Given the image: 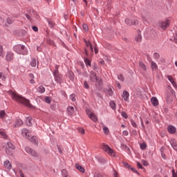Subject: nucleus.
Listing matches in <instances>:
<instances>
[{"label": "nucleus", "instance_id": "obj_1", "mask_svg": "<svg viewBox=\"0 0 177 177\" xmlns=\"http://www.w3.org/2000/svg\"><path fill=\"white\" fill-rule=\"evenodd\" d=\"M9 95L11 96L12 100H15V102L24 104L25 106H27V107H32V105H31L30 103V100L21 97V95H19L16 92L10 91Z\"/></svg>", "mask_w": 177, "mask_h": 177}, {"label": "nucleus", "instance_id": "obj_2", "mask_svg": "<svg viewBox=\"0 0 177 177\" xmlns=\"http://www.w3.org/2000/svg\"><path fill=\"white\" fill-rule=\"evenodd\" d=\"M90 80L93 82H95V85L97 86H100L103 84L102 82V79L100 77L96 76V73L94 71H91L90 73Z\"/></svg>", "mask_w": 177, "mask_h": 177}, {"label": "nucleus", "instance_id": "obj_3", "mask_svg": "<svg viewBox=\"0 0 177 177\" xmlns=\"http://www.w3.org/2000/svg\"><path fill=\"white\" fill-rule=\"evenodd\" d=\"M3 147L5 149V151L8 156H12L13 154L12 151L16 149V147H15L12 142H7Z\"/></svg>", "mask_w": 177, "mask_h": 177}, {"label": "nucleus", "instance_id": "obj_4", "mask_svg": "<svg viewBox=\"0 0 177 177\" xmlns=\"http://www.w3.org/2000/svg\"><path fill=\"white\" fill-rule=\"evenodd\" d=\"M14 49L17 53H19V55H27L28 53L27 48H26V46L23 45L19 44L15 46Z\"/></svg>", "mask_w": 177, "mask_h": 177}, {"label": "nucleus", "instance_id": "obj_5", "mask_svg": "<svg viewBox=\"0 0 177 177\" xmlns=\"http://www.w3.org/2000/svg\"><path fill=\"white\" fill-rule=\"evenodd\" d=\"M102 150L106 151V153H107L109 156H111V157H115V153H114V150H113L109 145L106 144H102Z\"/></svg>", "mask_w": 177, "mask_h": 177}, {"label": "nucleus", "instance_id": "obj_6", "mask_svg": "<svg viewBox=\"0 0 177 177\" xmlns=\"http://www.w3.org/2000/svg\"><path fill=\"white\" fill-rule=\"evenodd\" d=\"M102 150L106 151V153H107L109 156H111V157H115V153H114V150H113L109 145L106 144H102Z\"/></svg>", "mask_w": 177, "mask_h": 177}, {"label": "nucleus", "instance_id": "obj_7", "mask_svg": "<svg viewBox=\"0 0 177 177\" xmlns=\"http://www.w3.org/2000/svg\"><path fill=\"white\" fill-rule=\"evenodd\" d=\"M169 24H171V20L169 19H166L165 21H162L159 22V27L160 30L162 31H165L168 27H169Z\"/></svg>", "mask_w": 177, "mask_h": 177}, {"label": "nucleus", "instance_id": "obj_8", "mask_svg": "<svg viewBox=\"0 0 177 177\" xmlns=\"http://www.w3.org/2000/svg\"><path fill=\"white\" fill-rule=\"evenodd\" d=\"M53 76L56 82H58V84L62 83V78H63V76L59 73L57 66H56V70H55L53 72Z\"/></svg>", "mask_w": 177, "mask_h": 177}, {"label": "nucleus", "instance_id": "obj_9", "mask_svg": "<svg viewBox=\"0 0 177 177\" xmlns=\"http://www.w3.org/2000/svg\"><path fill=\"white\" fill-rule=\"evenodd\" d=\"M86 114L89 117V118H91V120H92V121H93L94 122H97V118L96 117V115L94 114L93 113H92V111H91V110L87 109Z\"/></svg>", "mask_w": 177, "mask_h": 177}, {"label": "nucleus", "instance_id": "obj_10", "mask_svg": "<svg viewBox=\"0 0 177 177\" xmlns=\"http://www.w3.org/2000/svg\"><path fill=\"white\" fill-rule=\"evenodd\" d=\"M25 151H26V153H28V154H30L33 157H38V153L35 151H34V149H31L29 147H26L25 148Z\"/></svg>", "mask_w": 177, "mask_h": 177}, {"label": "nucleus", "instance_id": "obj_11", "mask_svg": "<svg viewBox=\"0 0 177 177\" xmlns=\"http://www.w3.org/2000/svg\"><path fill=\"white\" fill-rule=\"evenodd\" d=\"M125 23L126 24H127L128 26H136L138 24L139 21H138V19H131L129 18H127L125 19Z\"/></svg>", "mask_w": 177, "mask_h": 177}, {"label": "nucleus", "instance_id": "obj_12", "mask_svg": "<svg viewBox=\"0 0 177 177\" xmlns=\"http://www.w3.org/2000/svg\"><path fill=\"white\" fill-rule=\"evenodd\" d=\"M21 134L24 136V138H26V139H29L30 136H31V130H28L27 129H23L21 130Z\"/></svg>", "mask_w": 177, "mask_h": 177}, {"label": "nucleus", "instance_id": "obj_13", "mask_svg": "<svg viewBox=\"0 0 177 177\" xmlns=\"http://www.w3.org/2000/svg\"><path fill=\"white\" fill-rule=\"evenodd\" d=\"M174 96H175V91H172L169 94H167L166 97V100L167 102H172V100L174 99Z\"/></svg>", "mask_w": 177, "mask_h": 177}, {"label": "nucleus", "instance_id": "obj_14", "mask_svg": "<svg viewBox=\"0 0 177 177\" xmlns=\"http://www.w3.org/2000/svg\"><path fill=\"white\" fill-rule=\"evenodd\" d=\"M138 64L139 70H141V71H143L144 73H146V71H147V66H146V64H145V63L140 62Z\"/></svg>", "mask_w": 177, "mask_h": 177}, {"label": "nucleus", "instance_id": "obj_15", "mask_svg": "<svg viewBox=\"0 0 177 177\" xmlns=\"http://www.w3.org/2000/svg\"><path fill=\"white\" fill-rule=\"evenodd\" d=\"M167 80L171 82V84L173 85L174 88H177V84L176 82H175V80H174V77L171 75H167Z\"/></svg>", "mask_w": 177, "mask_h": 177}, {"label": "nucleus", "instance_id": "obj_16", "mask_svg": "<svg viewBox=\"0 0 177 177\" xmlns=\"http://www.w3.org/2000/svg\"><path fill=\"white\" fill-rule=\"evenodd\" d=\"M122 96L124 98V100H125V102H128L129 99V93L127 91H124Z\"/></svg>", "mask_w": 177, "mask_h": 177}, {"label": "nucleus", "instance_id": "obj_17", "mask_svg": "<svg viewBox=\"0 0 177 177\" xmlns=\"http://www.w3.org/2000/svg\"><path fill=\"white\" fill-rule=\"evenodd\" d=\"M170 143L171 145L172 148L174 149V150H175L176 151H177V144H176V140H175V139L171 138L170 140Z\"/></svg>", "mask_w": 177, "mask_h": 177}, {"label": "nucleus", "instance_id": "obj_18", "mask_svg": "<svg viewBox=\"0 0 177 177\" xmlns=\"http://www.w3.org/2000/svg\"><path fill=\"white\" fill-rule=\"evenodd\" d=\"M6 59L7 62H11V60H13V53L11 52H8L6 56Z\"/></svg>", "mask_w": 177, "mask_h": 177}, {"label": "nucleus", "instance_id": "obj_19", "mask_svg": "<svg viewBox=\"0 0 177 177\" xmlns=\"http://www.w3.org/2000/svg\"><path fill=\"white\" fill-rule=\"evenodd\" d=\"M151 102L155 107L158 106V100L156 97H152L151 98Z\"/></svg>", "mask_w": 177, "mask_h": 177}, {"label": "nucleus", "instance_id": "obj_20", "mask_svg": "<svg viewBox=\"0 0 177 177\" xmlns=\"http://www.w3.org/2000/svg\"><path fill=\"white\" fill-rule=\"evenodd\" d=\"M169 133H175L176 132V128L174 126H169L167 128Z\"/></svg>", "mask_w": 177, "mask_h": 177}, {"label": "nucleus", "instance_id": "obj_21", "mask_svg": "<svg viewBox=\"0 0 177 177\" xmlns=\"http://www.w3.org/2000/svg\"><path fill=\"white\" fill-rule=\"evenodd\" d=\"M26 125L28 127H32V118L31 117L26 118Z\"/></svg>", "mask_w": 177, "mask_h": 177}, {"label": "nucleus", "instance_id": "obj_22", "mask_svg": "<svg viewBox=\"0 0 177 177\" xmlns=\"http://www.w3.org/2000/svg\"><path fill=\"white\" fill-rule=\"evenodd\" d=\"M4 167L7 169L10 170L12 168V164L10 163V162L9 160H6L4 162Z\"/></svg>", "mask_w": 177, "mask_h": 177}, {"label": "nucleus", "instance_id": "obj_23", "mask_svg": "<svg viewBox=\"0 0 177 177\" xmlns=\"http://www.w3.org/2000/svg\"><path fill=\"white\" fill-rule=\"evenodd\" d=\"M67 112L68 115H73L74 114V107L70 106L67 108Z\"/></svg>", "mask_w": 177, "mask_h": 177}, {"label": "nucleus", "instance_id": "obj_24", "mask_svg": "<svg viewBox=\"0 0 177 177\" xmlns=\"http://www.w3.org/2000/svg\"><path fill=\"white\" fill-rule=\"evenodd\" d=\"M23 124H24L23 120L18 119L16 120L15 124H14V127L15 128H16V127H21Z\"/></svg>", "mask_w": 177, "mask_h": 177}, {"label": "nucleus", "instance_id": "obj_25", "mask_svg": "<svg viewBox=\"0 0 177 177\" xmlns=\"http://www.w3.org/2000/svg\"><path fill=\"white\" fill-rule=\"evenodd\" d=\"M151 68L153 71H154V70H157L158 68V66H157V64L154 62H151Z\"/></svg>", "mask_w": 177, "mask_h": 177}, {"label": "nucleus", "instance_id": "obj_26", "mask_svg": "<svg viewBox=\"0 0 177 177\" xmlns=\"http://www.w3.org/2000/svg\"><path fill=\"white\" fill-rule=\"evenodd\" d=\"M75 167L78 169V171L82 172V174L85 172V169L82 166L80 165V164H76Z\"/></svg>", "mask_w": 177, "mask_h": 177}, {"label": "nucleus", "instance_id": "obj_27", "mask_svg": "<svg viewBox=\"0 0 177 177\" xmlns=\"http://www.w3.org/2000/svg\"><path fill=\"white\" fill-rule=\"evenodd\" d=\"M135 41L136 42H142V35L140 33L136 36Z\"/></svg>", "mask_w": 177, "mask_h": 177}, {"label": "nucleus", "instance_id": "obj_28", "mask_svg": "<svg viewBox=\"0 0 177 177\" xmlns=\"http://www.w3.org/2000/svg\"><path fill=\"white\" fill-rule=\"evenodd\" d=\"M32 143H37V137L32 136V135L28 138Z\"/></svg>", "mask_w": 177, "mask_h": 177}, {"label": "nucleus", "instance_id": "obj_29", "mask_svg": "<svg viewBox=\"0 0 177 177\" xmlns=\"http://www.w3.org/2000/svg\"><path fill=\"white\" fill-rule=\"evenodd\" d=\"M37 91L39 93H45V87H44V86H40L37 88Z\"/></svg>", "mask_w": 177, "mask_h": 177}, {"label": "nucleus", "instance_id": "obj_30", "mask_svg": "<svg viewBox=\"0 0 177 177\" xmlns=\"http://www.w3.org/2000/svg\"><path fill=\"white\" fill-rule=\"evenodd\" d=\"M31 67H36L37 66V59L33 58L32 62H30Z\"/></svg>", "mask_w": 177, "mask_h": 177}, {"label": "nucleus", "instance_id": "obj_31", "mask_svg": "<svg viewBox=\"0 0 177 177\" xmlns=\"http://www.w3.org/2000/svg\"><path fill=\"white\" fill-rule=\"evenodd\" d=\"M103 132L105 135H109L110 133V130L107 127H103Z\"/></svg>", "mask_w": 177, "mask_h": 177}, {"label": "nucleus", "instance_id": "obj_32", "mask_svg": "<svg viewBox=\"0 0 177 177\" xmlns=\"http://www.w3.org/2000/svg\"><path fill=\"white\" fill-rule=\"evenodd\" d=\"M86 45L87 48H90L91 52H93V47L92 46V44H91V42L86 41Z\"/></svg>", "mask_w": 177, "mask_h": 177}, {"label": "nucleus", "instance_id": "obj_33", "mask_svg": "<svg viewBox=\"0 0 177 177\" xmlns=\"http://www.w3.org/2000/svg\"><path fill=\"white\" fill-rule=\"evenodd\" d=\"M84 63L86 66H89L91 67V60H89V59L84 57Z\"/></svg>", "mask_w": 177, "mask_h": 177}, {"label": "nucleus", "instance_id": "obj_34", "mask_svg": "<svg viewBox=\"0 0 177 177\" xmlns=\"http://www.w3.org/2000/svg\"><path fill=\"white\" fill-rule=\"evenodd\" d=\"M109 106H110V107L112 108V110H115V102L111 101L109 103Z\"/></svg>", "mask_w": 177, "mask_h": 177}, {"label": "nucleus", "instance_id": "obj_35", "mask_svg": "<svg viewBox=\"0 0 177 177\" xmlns=\"http://www.w3.org/2000/svg\"><path fill=\"white\" fill-rule=\"evenodd\" d=\"M47 21L48 23V26L52 28H53V26H55V23L52 20L47 19Z\"/></svg>", "mask_w": 177, "mask_h": 177}, {"label": "nucleus", "instance_id": "obj_36", "mask_svg": "<svg viewBox=\"0 0 177 177\" xmlns=\"http://www.w3.org/2000/svg\"><path fill=\"white\" fill-rule=\"evenodd\" d=\"M6 115V113H5V111H0V118H4Z\"/></svg>", "mask_w": 177, "mask_h": 177}, {"label": "nucleus", "instance_id": "obj_37", "mask_svg": "<svg viewBox=\"0 0 177 177\" xmlns=\"http://www.w3.org/2000/svg\"><path fill=\"white\" fill-rule=\"evenodd\" d=\"M77 131H78L79 133H81L82 135L85 134V129H84L82 128H78Z\"/></svg>", "mask_w": 177, "mask_h": 177}, {"label": "nucleus", "instance_id": "obj_38", "mask_svg": "<svg viewBox=\"0 0 177 177\" xmlns=\"http://www.w3.org/2000/svg\"><path fill=\"white\" fill-rule=\"evenodd\" d=\"M62 176L63 177H67V175H68V173L67 172V170L63 169L62 171Z\"/></svg>", "mask_w": 177, "mask_h": 177}, {"label": "nucleus", "instance_id": "obj_39", "mask_svg": "<svg viewBox=\"0 0 177 177\" xmlns=\"http://www.w3.org/2000/svg\"><path fill=\"white\" fill-rule=\"evenodd\" d=\"M44 100L46 103H48V104H50V102H52V100L50 97H45Z\"/></svg>", "mask_w": 177, "mask_h": 177}, {"label": "nucleus", "instance_id": "obj_40", "mask_svg": "<svg viewBox=\"0 0 177 177\" xmlns=\"http://www.w3.org/2000/svg\"><path fill=\"white\" fill-rule=\"evenodd\" d=\"M140 149L142 150H145L146 147H147V145H146V143L143 142L142 144H140Z\"/></svg>", "mask_w": 177, "mask_h": 177}, {"label": "nucleus", "instance_id": "obj_41", "mask_svg": "<svg viewBox=\"0 0 177 177\" xmlns=\"http://www.w3.org/2000/svg\"><path fill=\"white\" fill-rule=\"evenodd\" d=\"M118 80H119V81H121L122 82H124L125 79L124 78V76H122V75H118Z\"/></svg>", "mask_w": 177, "mask_h": 177}, {"label": "nucleus", "instance_id": "obj_42", "mask_svg": "<svg viewBox=\"0 0 177 177\" xmlns=\"http://www.w3.org/2000/svg\"><path fill=\"white\" fill-rule=\"evenodd\" d=\"M83 30H84V31H85L86 32H88V30H89V28H88V25L84 24H83Z\"/></svg>", "mask_w": 177, "mask_h": 177}, {"label": "nucleus", "instance_id": "obj_43", "mask_svg": "<svg viewBox=\"0 0 177 177\" xmlns=\"http://www.w3.org/2000/svg\"><path fill=\"white\" fill-rule=\"evenodd\" d=\"M0 56L3 57V48L0 45Z\"/></svg>", "mask_w": 177, "mask_h": 177}, {"label": "nucleus", "instance_id": "obj_44", "mask_svg": "<svg viewBox=\"0 0 177 177\" xmlns=\"http://www.w3.org/2000/svg\"><path fill=\"white\" fill-rule=\"evenodd\" d=\"M70 99L72 100V102H75V94L71 95Z\"/></svg>", "mask_w": 177, "mask_h": 177}, {"label": "nucleus", "instance_id": "obj_45", "mask_svg": "<svg viewBox=\"0 0 177 177\" xmlns=\"http://www.w3.org/2000/svg\"><path fill=\"white\" fill-rule=\"evenodd\" d=\"M6 21L8 24H12V23H13V20L10 19V17L7 18Z\"/></svg>", "mask_w": 177, "mask_h": 177}, {"label": "nucleus", "instance_id": "obj_46", "mask_svg": "<svg viewBox=\"0 0 177 177\" xmlns=\"http://www.w3.org/2000/svg\"><path fill=\"white\" fill-rule=\"evenodd\" d=\"M107 95H109V96L113 95V90H111V88H109L107 91H106Z\"/></svg>", "mask_w": 177, "mask_h": 177}, {"label": "nucleus", "instance_id": "obj_47", "mask_svg": "<svg viewBox=\"0 0 177 177\" xmlns=\"http://www.w3.org/2000/svg\"><path fill=\"white\" fill-rule=\"evenodd\" d=\"M131 124L132 127H133L134 128H136V127H138V125L136 124V122H135V121L133 120H131Z\"/></svg>", "mask_w": 177, "mask_h": 177}, {"label": "nucleus", "instance_id": "obj_48", "mask_svg": "<svg viewBox=\"0 0 177 177\" xmlns=\"http://www.w3.org/2000/svg\"><path fill=\"white\" fill-rule=\"evenodd\" d=\"M124 167H125L126 168H128V169H131V166H129V165H128V163L123 162H122Z\"/></svg>", "mask_w": 177, "mask_h": 177}, {"label": "nucleus", "instance_id": "obj_49", "mask_svg": "<svg viewBox=\"0 0 177 177\" xmlns=\"http://www.w3.org/2000/svg\"><path fill=\"white\" fill-rule=\"evenodd\" d=\"M0 136L6 139V133L3 131H0Z\"/></svg>", "mask_w": 177, "mask_h": 177}, {"label": "nucleus", "instance_id": "obj_50", "mask_svg": "<svg viewBox=\"0 0 177 177\" xmlns=\"http://www.w3.org/2000/svg\"><path fill=\"white\" fill-rule=\"evenodd\" d=\"M153 57H154V59H160V54H158V53H155L154 54H153Z\"/></svg>", "mask_w": 177, "mask_h": 177}, {"label": "nucleus", "instance_id": "obj_51", "mask_svg": "<svg viewBox=\"0 0 177 177\" xmlns=\"http://www.w3.org/2000/svg\"><path fill=\"white\" fill-rule=\"evenodd\" d=\"M0 79L2 80L3 81H6V77L3 76L2 73L0 72Z\"/></svg>", "mask_w": 177, "mask_h": 177}, {"label": "nucleus", "instance_id": "obj_52", "mask_svg": "<svg viewBox=\"0 0 177 177\" xmlns=\"http://www.w3.org/2000/svg\"><path fill=\"white\" fill-rule=\"evenodd\" d=\"M84 87L86 88V89H89V85L88 84V83L86 82H84Z\"/></svg>", "mask_w": 177, "mask_h": 177}, {"label": "nucleus", "instance_id": "obj_53", "mask_svg": "<svg viewBox=\"0 0 177 177\" xmlns=\"http://www.w3.org/2000/svg\"><path fill=\"white\" fill-rule=\"evenodd\" d=\"M122 135L124 136H128V135H129V133H128V131L125 130V131H123Z\"/></svg>", "mask_w": 177, "mask_h": 177}, {"label": "nucleus", "instance_id": "obj_54", "mask_svg": "<svg viewBox=\"0 0 177 177\" xmlns=\"http://www.w3.org/2000/svg\"><path fill=\"white\" fill-rule=\"evenodd\" d=\"M122 117H124V118H128V115H127V113L122 112Z\"/></svg>", "mask_w": 177, "mask_h": 177}, {"label": "nucleus", "instance_id": "obj_55", "mask_svg": "<svg viewBox=\"0 0 177 177\" xmlns=\"http://www.w3.org/2000/svg\"><path fill=\"white\" fill-rule=\"evenodd\" d=\"M137 167H138L140 169H143V166H142V164H140V162H138V163H137Z\"/></svg>", "mask_w": 177, "mask_h": 177}, {"label": "nucleus", "instance_id": "obj_56", "mask_svg": "<svg viewBox=\"0 0 177 177\" xmlns=\"http://www.w3.org/2000/svg\"><path fill=\"white\" fill-rule=\"evenodd\" d=\"M130 169H131V171H133V172H135L136 174H139L138 171H136V169L131 167Z\"/></svg>", "mask_w": 177, "mask_h": 177}, {"label": "nucleus", "instance_id": "obj_57", "mask_svg": "<svg viewBox=\"0 0 177 177\" xmlns=\"http://www.w3.org/2000/svg\"><path fill=\"white\" fill-rule=\"evenodd\" d=\"M32 30H33V31H35V32H37V31H38V27H37V26H33V27H32Z\"/></svg>", "mask_w": 177, "mask_h": 177}, {"label": "nucleus", "instance_id": "obj_58", "mask_svg": "<svg viewBox=\"0 0 177 177\" xmlns=\"http://www.w3.org/2000/svg\"><path fill=\"white\" fill-rule=\"evenodd\" d=\"M70 75H71V80H74V73H71Z\"/></svg>", "mask_w": 177, "mask_h": 177}, {"label": "nucleus", "instance_id": "obj_59", "mask_svg": "<svg viewBox=\"0 0 177 177\" xmlns=\"http://www.w3.org/2000/svg\"><path fill=\"white\" fill-rule=\"evenodd\" d=\"M26 17L28 19V20H31V17H30L29 15H26Z\"/></svg>", "mask_w": 177, "mask_h": 177}, {"label": "nucleus", "instance_id": "obj_60", "mask_svg": "<svg viewBox=\"0 0 177 177\" xmlns=\"http://www.w3.org/2000/svg\"><path fill=\"white\" fill-rule=\"evenodd\" d=\"M94 177H103V176H102L101 174H95L94 176Z\"/></svg>", "mask_w": 177, "mask_h": 177}, {"label": "nucleus", "instance_id": "obj_61", "mask_svg": "<svg viewBox=\"0 0 177 177\" xmlns=\"http://www.w3.org/2000/svg\"><path fill=\"white\" fill-rule=\"evenodd\" d=\"M142 162H143V165H147V162L145 161V160H142Z\"/></svg>", "mask_w": 177, "mask_h": 177}, {"label": "nucleus", "instance_id": "obj_62", "mask_svg": "<svg viewBox=\"0 0 177 177\" xmlns=\"http://www.w3.org/2000/svg\"><path fill=\"white\" fill-rule=\"evenodd\" d=\"M30 84H35V81H34L32 79L30 80Z\"/></svg>", "mask_w": 177, "mask_h": 177}, {"label": "nucleus", "instance_id": "obj_63", "mask_svg": "<svg viewBox=\"0 0 177 177\" xmlns=\"http://www.w3.org/2000/svg\"><path fill=\"white\" fill-rule=\"evenodd\" d=\"M118 89H121V84L120 83H117Z\"/></svg>", "mask_w": 177, "mask_h": 177}, {"label": "nucleus", "instance_id": "obj_64", "mask_svg": "<svg viewBox=\"0 0 177 177\" xmlns=\"http://www.w3.org/2000/svg\"><path fill=\"white\" fill-rule=\"evenodd\" d=\"M113 176H114V177H118V176H117V171H115V173H114V174H113Z\"/></svg>", "mask_w": 177, "mask_h": 177}]
</instances>
